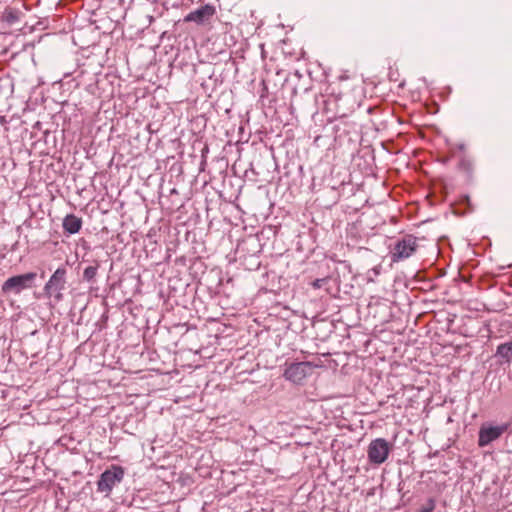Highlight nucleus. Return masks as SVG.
Wrapping results in <instances>:
<instances>
[{"label": "nucleus", "mask_w": 512, "mask_h": 512, "mask_svg": "<svg viewBox=\"0 0 512 512\" xmlns=\"http://www.w3.org/2000/svg\"><path fill=\"white\" fill-rule=\"evenodd\" d=\"M66 284V269L58 268L50 277L44 286V291L48 297L53 298L56 302L63 299V290Z\"/></svg>", "instance_id": "1"}, {"label": "nucleus", "mask_w": 512, "mask_h": 512, "mask_svg": "<svg viewBox=\"0 0 512 512\" xmlns=\"http://www.w3.org/2000/svg\"><path fill=\"white\" fill-rule=\"evenodd\" d=\"M36 276V273L29 272L26 274L10 277L3 283L2 292L18 294L24 289L31 288L33 287Z\"/></svg>", "instance_id": "2"}, {"label": "nucleus", "mask_w": 512, "mask_h": 512, "mask_svg": "<svg viewBox=\"0 0 512 512\" xmlns=\"http://www.w3.org/2000/svg\"><path fill=\"white\" fill-rule=\"evenodd\" d=\"M509 423H502L499 425H492L489 423L483 424L479 429L478 446L485 447L491 442L499 439L508 429Z\"/></svg>", "instance_id": "3"}, {"label": "nucleus", "mask_w": 512, "mask_h": 512, "mask_svg": "<svg viewBox=\"0 0 512 512\" xmlns=\"http://www.w3.org/2000/svg\"><path fill=\"white\" fill-rule=\"evenodd\" d=\"M391 447L384 438L372 440L367 449L368 459L371 463L380 465L384 463L390 453Z\"/></svg>", "instance_id": "4"}, {"label": "nucleus", "mask_w": 512, "mask_h": 512, "mask_svg": "<svg viewBox=\"0 0 512 512\" xmlns=\"http://www.w3.org/2000/svg\"><path fill=\"white\" fill-rule=\"evenodd\" d=\"M418 245L415 237L407 235L399 240L393 250L391 251V258L393 262H399L407 259L414 254Z\"/></svg>", "instance_id": "5"}, {"label": "nucleus", "mask_w": 512, "mask_h": 512, "mask_svg": "<svg viewBox=\"0 0 512 512\" xmlns=\"http://www.w3.org/2000/svg\"><path fill=\"white\" fill-rule=\"evenodd\" d=\"M124 477V469L120 466H112L110 469L104 471L98 480V490L105 493H110L113 487L122 481Z\"/></svg>", "instance_id": "6"}, {"label": "nucleus", "mask_w": 512, "mask_h": 512, "mask_svg": "<svg viewBox=\"0 0 512 512\" xmlns=\"http://www.w3.org/2000/svg\"><path fill=\"white\" fill-rule=\"evenodd\" d=\"M314 367L311 362H297L286 365L283 377L295 384H301Z\"/></svg>", "instance_id": "7"}, {"label": "nucleus", "mask_w": 512, "mask_h": 512, "mask_svg": "<svg viewBox=\"0 0 512 512\" xmlns=\"http://www.w3.org/2000/svg\"><path fill=\"white\" fill-rule=\"evenodd\" d=\"M214 14V8L209 5L200 7L199 9L190 12L184 19L185 22H195L203 24L207 22Z\"/></svg>", "instance_id": "8"}, {"label": "nucleus", "mask_w": 512, "mask_h": 512, "mask_svg": "<svg viewBox=\"0 0 512 512\" xmlns=\"http://www.w3.org/2000/svg\"><path fill=\"white\" fill-rule=\"evenodd\" d=\"M82 227L81 218L77 217L74 214H68L63 219V229L65 232L69 234H76L80 231Z\"/></svg>", "instance_id": "9"}, {"label": "nucleus", "mask_w": 512, "mask_h": 512, "mask_svg": "<svg viewBox=\"0 0 512 512\" xmlns=\"http://www.w3.org/2000/svg\"><path fill=\"white\" fill-rule=\"evenodd\" d=\"M497 355L504 359L506 362L512 361V341L500 344L497 347Z\"/></svg>", "instance_id": "10"}, {"label": "nucleus", "mask_w": 512, "mask_h": 512, "mask_svg": "<svg viewBox=\"0 0 512 512\" xmlns=\"http://www.w3.org/2000/svg\"><path fill=\"white\" fill-rule=\"evenodd\" d=\"M97 274V268L93 266H89L84 270V278L87 280L93 279Z\"/></svg>", "instance_id": "11"}, {"label": "nucleus", "mask_w": 512, "mask_h": 512, "mask_svg": "<svg viewBox=\"0 0 512 512\" xmlns=\"http://www.w3.org/2000/svg\"><path fill=\"white\" fill-rule=\"evenodd\" d=\"M435 509V501L429 499L425 506H423L418 512H433Z\"/></svg>", "instance_id": "12"}, {"label": "nucleus", "mask_w": 512, "mask_h": 512, "mask_svg": "<svg viewBox=\"0 0 512 512\" xmlns=\"http://www.w3.org/2000/svg\"><path fill=\"white\" fill-rule=\"evenodd\" d=\"M326 281H327V278L316 279L312 282V287L314 289H320Z\"/></svg>", "instance_id": "13"}]
</instances>
